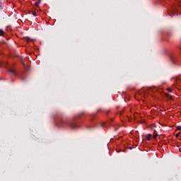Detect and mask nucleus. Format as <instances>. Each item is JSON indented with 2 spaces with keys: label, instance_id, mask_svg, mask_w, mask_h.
Instances as JSON below:
<instances>
[{
  "label": "nucleus",
  "instance_id": "obj_1",
  "mask_svg": "<svg viewBox=\"0 0 181 181\" xmlns=\"http://www.w3.org/2000/svg\"><path fill=\"white\" fill-rule=\"evenodd\" d=\"M59 127H66V125H69L71 128H77V124L75 123H71L70 122H67L65 119H61L59 122L58 123Z\"/></svg>",
  "mask_w": 181,
  "mask_h": 181
},
{
  "label": "nucleus",
  "instance_id": "obj_2",
  "mask_svg": "<svg viewBox=\"0 0 181 181\" xmlns=\"http://www.w3.org/2000/svg\"><path fill=\"white\" fill-rule=\"evenodd\" d=\"M8 71L11 74H15L16 76V71H15V69H8Z\"/></svg>",
  "mask_w": 181,
  "mask_h": 181
},
{
  "label": "nucleus",
  "instance_id": "obj_3",
  "mask_svg": "<svg viewBox=\"0 0 181 181\" xmlns=\"http://www.w3.org/2000/svg\"><path fill=\"white\" fill-rule=\"evenodd\" d=\"M0 36H5V31L2 29H0Z\"/></svg>",
  "mask_w": 181,
  "mask_h": 181
},
{
  "label": "nucleus",
  "instance_id": "obj_4",
  "mask_svg": "<svg viewBox=\"0 0 181 181\" xmlns=\"http://www.w3.org/2000/svg\"><path fill=\"white\" fill-rule=\"evenodd\" d=\"M151 138H152V134H148L146 136V139H147V141H151Z\"/></svg>",
  "mask_w": 181,
  "mask_h": 181
},
{
  "label": "nucleus",
  "instance_id": "obj_5",
  "mask_svg": "<svg viewBox=\"0 0 181 181\" xmlns=\"http://www.w3.org/2000/svg\"><path fill=\"white\" fill-rule=\"evenodd\" d=\"M40 4V0H37V1L35 3V6H39Z\"/></svg>",
  "mask_w": 181,
  "mask_h": 181
},
{
  "label": "nucleus",
  "instance_id": "obj_6",
  "mask_svg": "<svg viewBox=\"0 0 181 181\" xmlns=\"http://www.w3.org/2000/svg\"><path fill=\"white\" fill-rule=\"evenodd\" d=\"M22 64L24 66V67H25L26 70H29V67L26 66V64H25V62H23V61H22Z\"/></svg>",
  "mask_w": 181,
  "mask_h": 181
},
{
  "label": "nucleus",
  "instance_id": "obj_7",
  "mask_svg": "<svg viewBox=\"0 0 181 181\" xmlns=\"http://www.w3.org/2000/svg\"><path fill=\"white\" fill-rule=\"evenodd\" d=\"M25 40H26V42H32V39H30V38L28 37H27L25 38Z\"/></svg>",
  "mask_w": 181,
  "mask_h": 181
},
{
  "label": "nucleus",
  "instance_id": "obj_8",
  "mask_svg": "<svg viewBox=\"0 0 181 181\" xmlns=\"http://www.w3.org/2000/svg\"><path fill=\"white\" fill-rule=\"evenodd\" d=\"M166 97L168 98L169 100H173V98H172V95H167Z\"/></svg>",
  "mask_w": 181,
  "mask_h": 181
},
{
  "label": "nucleus",
  "instance_id": "obj_9",
  "mask_svg": "<svg viewBox=\"0 0 181 181\" xmlns=\"http://www.w3.org/2000/svg\"><path fill=\"white\" fill-rule=\"evenodd\" d=\"M153 138H154V139H156L158 138V134H154L153 136Z\"/></svg>",
  "mask_w": 181,
  "mask_h": 181
},
{
  "label": "nucleus",
  "instance_id": "obj_10",
  "mask_svg": "<svg viewBox=\"0 0 181 181\" xmlns=\"http://www.w3.org/2000/svg\"><path fill=\"white\" fill-rule=\"evenodd\" d=\"M33 16H37V14L36 13L35 11H34V12H33Z\"/></svg>",
  "mask_w": 181,
  "mask_h": 181
},
{
  "label": "nucleus",
  "instance_id": "obj_11",
  "mask_svg": "<svg viewBox=\"0 0 181 181\" xmlns=\"http://www.w3.org/2000/svg\"><path fill=\"white\" fill-rule=\"evenodd\" d=\"M176 138H179V136H180V133H177L175 135Z\"/></svg>",
  "mask_w": 181,
  "mask_h": 181
},
{
  "label": "nucleus",
  "instance_id": "obj_12",
  "mask_svg": "<svg viewBox=\"0 0 181 181\" xmlns=\"http://www.w3.org/2000/svg\"><path fill=\"white\" fill-rule=\"evenodd\" d=\"M167 90L169 91V93H172V89L170 88H168Z\"/></svg>",
  "mask_w": 181,
  "mask_h": 181
},
{
  "label": "nucleus",
  "instance_id": "obj_13",
  "mask_svg": "<svg viewBox=\"0 0 181 181\" xmlns=\"http://www.w3.org/2000/svg\"><path fill=\"white\" fill-rule=\"evenodd\" d=\"M177 129H178V130H180V129H181V127H177Z\"/></svg>",
  "mask_w": 181,
  "mask_h": 181
},
{
  "label": "nucleus",
  "instance_id": "obj_14",
  "mask_svg": "<svg viewBox=\"0 0 181 181\" xmlns=\"http://www.w3.org/2000/svg\"><path fill=\"white\" fill-rule=\"evenodd\" d=\"M171 60L173 62V58L171 57Z\"/></svg>",
  "mask_w": 181,
  "mask_h": 181
},
{
  "label": "nucleus",
  "instance_id": "obj_15",
  "mask_svg": "<svg viewBox=\"0 0 181 181\" xmlns=\"http://www.w3.org/2000/svg\"><path fill=\"white\" fill-rule=\"evenodd\" d=\"M166 82H163V84H165Z\"/></svg>",
  "mask_w": 181,
  "mask_h": 181
},
{
  "label": "nucleus",
  "instance_id": "obj_16",
  "mask_svg": "<svg viewBox=\"0 0 181 181\" xmlns=\"http://www.w3.org/2000/svg\"><path fill=\"white\" fill-rule=\"evenodd\" d=\"M129 149H132V147H129Z\"/></svg>",
  "mask_w": 181,
  "mask_h": 181
},
{
  "label": "nucleus",
  "instance_id": "obj_17",
  "mask_svg": "<svg viewBox=\"0 0 181 181\" xmlns=\"http://www.w3.org/2000/svg\"><path fill=\"white\" fill-rule=\"evenodd\" d=\"M180 152H181V150H180Z\"/></svg>",
  "mask_w": 181,
  "mask_h": 181
}]
</instances>
